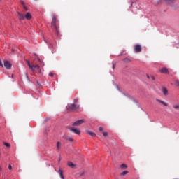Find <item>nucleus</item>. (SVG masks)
Masks as SVG:
<instances>
[{"instance_id": "1", "label": "nucleus", "mask_w": 179, "mask_h": 179, "mask_svg": "<svg viewBox=\"0 0 179 179\" xmlns=\"http://www.w3.org/2000/svg\"><path fill=\"white\" fill-rule=\"evenodd\" d=\"M51 27L55 31L56 34L58 36V34H59V31L58 25H57V17L54 15L52 17Z\"/></svg>"}, {"instance_id": "2", "label": "nucleus", "mask_w": 179, "mask_h": 179, "mask_svg": "<svg viewBox=\"0 0 179 179\" xmlns=\"http://www.w3.org/2000/svg\"><path fill=\"white\" fill-rule=\"evenodd\" d=\"M78 100L75 99L74 103H69L67 105L66 108L69 111H76V110H79L80 106L76 104Z\"/></svg>"}, {"instance_id": "3", "label": "nucleus", "mask_w": 179, "mask_h": 179, "mask_svg": "<svg viewBox=\"0 0 179 179\" xmlns=\"http://www.w3.org/2000/svg\"><path fill=\"white\" fill-rule=\"evenodd\" d=\"M83 122H85V120L83 119L77 120L74 123H73V127H79V125H82Z\"/></svg>"}, {"instance_id": "4", "label": "nucleus", "mask_w": 179, "mask_h": 179, "mask_svg": "<svg viewBox=\"0 0 179 179\" xmlns=\"http://www.w3.org/2000/svg\"><path fill=\"white\" fill-rule=\"evenodd\" d=\"M4 66L6 69H10L12 68V64L9 62L8 61L6 60L4 61Z\"/></svg>"}, {"instance_id": "5", "label": "nucleus", "mask_w": 179, "mask_h": 179, "mask_svg": "<svg viewBox=\"0 0 179 179\" xmlns=\"http://www.w3.org/2000/svg\"><path fill=\"white\" fill-rule=\"evenodd\" d=\"M142 51V46L141 45H136L134 47V52H141Z\"/></svg>"}, {"instance_id": "6", "label": "nucleus", "mask_w": 179, "mask_h": 179, "mask_svg": "<svg viewBox=\"0 0 179 179\" xmlns=\"http://www.w3.org/2000/svg\"><path fill=\"white\" fill-rule=\"evenodd\" d=\"M159 72L161 73H165V75H169V69L164 67V68L159 69Z\"/></svg>"}, {"instance_id": "7", "label": "nucleus", "mask_w": 179, "mask_h": 179, "mask_svg": "<svg viewBox=\"0 0 179 179\" xmlns=\"http://www.w3.org/2000/svg\"><path fill=\"white\" fill-rule=\"evenodd\" d=\"M70 131H72V132L76 134V135H80V130L75 129V127L70 128Z\"/></svg>"}, {"instance_id": "8", "label": "nucleus", "mask_w": 179, "mask_h": 179, "mask_svg": "<svg viewBox=\"0 0 179 179\" xmlns=\"http://www.w3.org/2000/svg\"><path fill=\"white\" fill-rule=\"evenodd\" d=\"M57 172L59 173L62 179H65V178H64V171H62L61 169H59Z\"/></svg>"}, {"instance_id": "9", "label": "nucleus", "mask_w": 179, "mask_h": 179, "mask_svg": "<svg viewBox=\"0 0 179 179\" xmlns=\"http://www.w3.org/2000/svg\"><path fill=\"white\" fill-rule=\"evenodd\" d=\"M24 17L27 20H30V19H31V14H30V13H27Z\"/></svg>"}, {"instance_id": "10", "label": "nucleus", "mask_w": 179, "mask_h": 179, "mask_svg": "<svg viewBox=\"0 0 179 179\" xmlns=\"http://www.w3.org/2000/svg\"><path fill=\"white\" fill-rule=\"evenodd\" d=\"M87 134H88V135H90L92 138L94 136H96V134L94 132H93V131H91L90 130H87Z\"/></svg>"}, {"instance_id": "11", "label": "nucleus", "mask_w": 179, "mask_h": 179, "mask_svg": "<svg viewBox=\"0 0 179 179\" xmlns=\"http://www.w3.org/2000/svg\"><path fill=\"white\" fill-rule=\"evenodd\" d=\"M156 101H157L158 103H161V104H163L164 106H165V107H167V106H169V104L160 99H156Z\"/></svg>"}, {"instance_id": "12", "label": "nucleus", "mask_w": 179, "mask_h": 179, "mask_svg": "<svg viewBox=\"0 0 179 179\" xmlns=\"http://www.w3.org/2000/svg\"><path fill=\"white\" fill-rule=\"evenodd\" d=\"M162 92L164 96H167V94H169V90H167L166 87H162Z\"/></svg>"}, {"instance_id": "13", "label": "nucleus", "mask_w": 179, "mask_h": 179, "mask_svg": "<svg viewBox=\"0 0 179 179\" xmlns=\"http://www.w3.org/2000/svg\"><path fill=\"white\" fill-rule=\"evenodd\" d=\"M67 165L69 166V167H71V169H73V167H75V164H73L72 162L69 161L67 162Z\"/></svg>"}, {"instance_id": "14", "label": "nucleus", "mask_w": 179, "mask_h": 179, "mask_svg": "<svg viewBox=\"0 0 179 179\" xmlns=\"http://www.w3.org/2000/svg\"><path fill=\"white\" fill-rule=\"evenodd\" d=\"M64 139H66V141H69V142H73V138H72V137H69L68 136H65Z\"/></svg>"}, {"instance_id": "15", "label": "nucleus", "mask_w": 179, "mask_h": 179, "mask_svg": "<svg viewBox=\"0 0 179 179\" xmlns=\"http://www.w3.org/2000/svg\"><path fill=\"white\" fill-rule=\"evenodd\" d=\"M18 16H19V19L20 20H23L24 19V15H22V13H18Z\"/></svg>"}, {"instance_id": "16", "label": "nucleus", "mask_w": 179, "mask_h": 179, "mask_svg": "<svg viewBox=\"0 0 179 179\" xmlns=\"http://www.w3.org/2000/svg\"><path fill=\"white\" fill-rule=\"evenodd\" d=\"M174 1L175 0H166V3L168 5H173V3H174Z\"/></svg>"}, {"instance_id": "17", "label": "nucleus", "mask_w": 179, "mask_h": 179, "mask_svg": "<svg viewBox=\"0 0 179 179\" xmlns=\"http://www.w3.org/2000/svg\"><path fill=\"white\" fill-rule=\"evenodd\" d=\"M57 150H59L61 148V142L58 141L56 145Z\"/></svg>"}, {"instance_id": "18", "label": "nucleus", "mask_w": 179, "mask_h": 179, "mask_svg": "<svg viewBox=\"0 0 179 179\" xmlns=\"http://www.w3.org/2000/svg\"><path fill=\"white\" fill-rule=\"evenodd\" d=\"M36 68H37V69H40V66L38 65H33L32 69H31V71H33L34 72V69H36Z\"/></svg>"}, {"instance_id": "19", "label": "nucleus", "mask_w": 179, "mask_h": 179, "mask_svg": "<svg viewBox=\"0 0 179 179\" xmlns=\"http://www.w3.org/2000/svg\"><path fill=\"white\" fill-rule=\"evenodd\" d=\"M128 171H124L123 172H122L120 173V176H127V174H128Z\"/></svg>"}, {"instance_id": "20", "label": "nucleus", "mask_w": 179, "mask_h": 179, "mask_svg": "<svg viewBox=\"0 0 179 179\" xmlns=\"http://www.w3.org/2000/svg\"><path fill=\"white\" fill-rule=\"evenodd\" d=\"M26 62H27L28 66L30 68V69H33V67H32L31 64H30V62H29V60H26Z\"/></svg>"}, {"instance_id": "21", "label": "nucleus", "mask_w": 179, "mask_h": 179, "mask_svg": "<svg viewBox=\"0 0 179 179\" xmlns=\"http://www.w3.org/2000/svg\"><path fill=\"white\" fill-rule=\"evenodd\" d=\"M26 62H27L28 66L30 68V69H33V67H32L31 64H30V62H29V60H26Z\"/></svg>"}, {"instance_id": "22", "label": "nucleus", "mask_w": 179, "mask_h": 179, "mask_svg": "<svg viewBox=\"0 0 179 179\" xmlns=\"http://www.w3.org/2000/svg\"><path fill=\"white\" fill-rule=\"evenodd\" d=\"M128 166L125 164L120 165V169H127Z\"/></svg>"}, {"instance_id": "23", "label": "nucleus", "mask_w": 179, "mask_h": 179, "mask_svg": "<svg viewBox=\"0 0 179 179\" xmlns=\"http://www.w3.org/2000/svg\"><path fill=\"white\" fill-rule=\"evenodd\" d=\"M3 145L6 147V148H10V144H9L8 143H3Z\"/></svg>"}, {"instance_id": "24", "label": "nucleus", "mask_w": 179, "mask_h": 179, "mask_svg": "<svg viewBox=\"0 0 179 179\" xmlns=\"http://www.w3.org/2000/svg\"><path fill=\"white\" fill-rule=\"evenodd\" d=\"M175 85H176V86H178L179 87V80H176L175 81Z\"/></svg>"}, {"instance_id": "25", "label": "nucleus", "mask_w": 179, "mask_h": 179, "mask_svg": "<svg viewBox=\"0 0 179 179\" xmlns=\"http://www.w3.org/2000/svg\"><path fill=\"white\" fill-rule=\"evenodd\" d=\"M103 136H108V133H107V132H103Z\"/></svg>"}, {"instance_id": "26", "label": "nucleus", "mask_w": 179, "mask_h": 179, "mask_svg": "<svg viewBox=\"0 0 179 179\" xmlns=\"http://www.w3.org/2000/svg\"><path fill=\"white\" fill-rule=\"evenodd\" d=\"M0 66H1V68H3V64H2V62L0 59Z\"/></svg>"}, {"instance_id": "27", "label": "nucleus", "mask_w": 179, "mask_h": 179, "mask_svg": "<svg viewBox=\"0 0 179 179\" xmlns=\"http://www.w3.org/2000/svg\"><path fill=\"white\" fill-rule=\"evenodd\" d=\"M150 78H151L152 80H156V78L153 76H151Z\"/></svg>"}, {"instance_id": "28", "label": "nucleus", "mask_w": 179, "mask_h": 179, "mask_svg": "<svg viewBox=\"0 0 179 179\" xmlns=\"http://www.w3.org/2000/svg\"><path fill=\"white\" fill-rule=\"evenodd\" d=\"M113 69H115V63L113 64Z\"/></svg>"}, {"instance_id": "29", "label": "nucleus", "mask_w": 179, "mask_h": 179, "mask_svg": "<svg viewBox=\"0 0 179 179\" xmlns=\"http://www.w3.org/2000/svg\"><path fill=\"white\" fill-rule=\"evenodd\" d=\"M49 76H52V77L54 76V73H49Z\"/></svg>"}, {"instance_id": "30", "label": "nucleus", "mask_w": 179, "mask_h": 179, "mask_svg": "<svg viewBox=\"0 0 179 179\" xmlns=\"http://www.w3.org/2000/svg\"><path fill=\"white\" fill-rule=\"evenodd\" d=\"M99 131H100V132H101V131H103V127H99Z\"/></svg>"}, {"instance_id": "31", "label": "nucleus", "mask_w": 179, "mask_h": 179, "mask_svg": "<svg viewBox=\"0 0 179 179\" xmlns=\"http://www.w3.org/2000/svg\"><path fill=\"white\" fill-rule=\"evenodd\" d=\"M21 4L22 5V6H24L25 5H24V2H23V1H21Z\"/></svg>"}, {"instance_id": "32", "label": "nucleus", "mask_w": 179, "mask_h": 179, "mask_svg": "<svg viewBox=\"0 0 179 179\" xmlns=\"http://www.w3.org/2000/svg\"><path fill=\"white\" fill-rule=\"evenodd\" d=\"M23 8L25 9V10H27V7H26V6H24Z\"/></svg>"}, {"instance_id": "33", "label": "nucleus", "mask_w": 179, "mask_h": 179, "mask_svg": "<svg viewBox=\"0 0 179 179\" xmlns=\"http://www.w3.org/2000/svg\"><path fill=\"white\" fill-rule=\"evenodd\" d=\"M38 86H41V85L40 84V83H38V81L36 82Z\"/></svg>"}, {"instance_id": "34", "label": "nucleus", "mask_w": 179, "mask_h": 179, "mask_svg": "<svg viewBox=\"0 0 179 179\" xmlns=\"http://www.w3.org/2000/svg\"><path fill=\"white\" fill-rule=\"evenodd\" d=\"M8 169H9L10 170H11V169H12V165L8 166Z\"/></svg>"}, {"instance_id": "35", "label": "nucleus", "mask_w": 179, "mask_h": 179, "mask_svg": "<svg viewBox=\"0 0 179 179\" xmlns=\"http://www.w3.org/2000/svg\"><path fill=\"white\" fill-rule=\"evenodd\" d=\"M147 78L150 79V76H149V75H147Z\"/></svg>"}, {"instance_id": "36", "label": "nucleus", "mask_w": 179, "mask_h": 179, "mask_svg": "<svg viewBox=\"0 0 179 179\" xmlns=\"http://www.w3.org/2000/svg\"><path fill=\"white\" fill-rule=\"evenodd\" d=\"M11 78H13V74L11 75Z\"/></svg>"}, {"instance_id": "37", "label": "nucleus", "mask_w": 179, "mask_h": 179, "mask_svg": "<svg viewBox=\"0 0 179 179\" xmlns=\"http://www.w3.org/2000/svg\"><path fill=\"white\" fill-rule=\"evenodd\" d=\"M59 160H61V157H59Z\"/></svg>"}, {"instance_id": "38", "label": "nucleus", "mask_w": 179, "mask_h": 179, "mask_svg": "<svg viewBox=\"0 0 179 179\" xmlns=\"http://www.w3.org/2000/svg\"><path fill=\"white\" fill-rule=\"evenodd\" d=\"M39 62H41L40 59H38Z\"/></svg>"}, {"instance_id": "39", "label": "nucleus", "mask_w": 179, "mask_h": 179, "mask_svg": "<svg viewBox=\"0 0 179 179\" xmlns=\"http://www.w3.org/2000/svg\"><path fill=\"white\" fill-rule=\"evenodd\" d=\"M1 1H2V0H0V2H1Z\"/></svg>"}]
</instances>
